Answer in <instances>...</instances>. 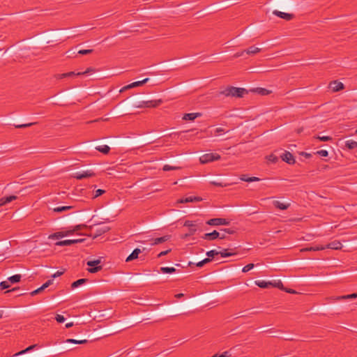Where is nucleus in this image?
I'll return each instance as SVG.
<instances>
[{
    "instance_id": "6e6552de",
    "label": "nucleus",
    "mask_w": 357,
    "mask_h": 357,
    "mask_svg": "<svg viewBox=\"0 0 357 357\" xmlns=\"http://www.w3.org/2000/svg\"><path fill=\"white\" fill-rule=\"evenodd\" d=\"M149 78H145L142 81H137V82H132L130 84H128L125 86H123L121 90H120V92H123L126 90H128V89H130L132 88H134V87H137V86H142L144 84H146L148 81H149Z\"/></svg>"
},
{
    "instance_id": "1a4fd4ad",
    "label": "nucleus",
    "mask_w": 357,
    "mask_h": 357,
    "mask_svg": "<svg viewBox=\"0 0 357 357\" xmlns=\"http://www.w3.org/2000/svg\"><path fill=\"white\" fill-rule=\"evenodd\" d=\"M280 157L283 161L286 162L289 165L295 163V159L294 155L289 151H285L281 155Z\"/></svg>"
},
{
    "instance_id": "c03bdc74",
    "label": "nucleus",
    "mask_w": 357,
    "mask_h": 357,
    "mask_svg": "<svg viewBox=\"0 0 357 357\" xmlns=\"http://www.w3.org/2000/svg\"><path fill=\"white\" fill-rule=\"evenodd\" d=\"M231 354L229 353V351H226L225 352H223L222 354H215L214 356H213L212 357H231Z\"/></svg>"
},
{
    "instance_id": "393cba45",
    "label": "nucleus",
    "mask_w": 357,
    "mask_h": 357,
    "mask_svg": "<svg viewBox=\"0 0 357 357\" xmlns=\"http://www.w3.org/2000/svg\"><path fill=\"white\" fill-rule=\"evenodd\" d=\"M273 205L275 208H279L280 210H286L289 207L290 204H284L280 202V201H274Z\"/></svg>"
},
{
    "instance_id": "0e129e2a",
    "label": "nucleus",
    "mask_w": 357,
    "mask_h": 357,
    "mask_svg": "<svg viewBox=\"0 0 357 357\" xmlns=\"http://www.w3.org/2000/svg\"><path fill=\"white\" fill-rule=\"evenodd\" d=\"M64 272H65V270H63V271H57L56 273H55L52 275V277H53V278L59 277V276H60V275H63V274L64 273Z\"/></svg>"
},
{
    "instance_id": "a211bd4d",
    "label": "nucleus",
    "mask_w": 357,
    "mask_h": 357,
    "mask_svg": "<svg viewBox=\"0 0 357 357\" xmlns=\"http://www.w3.org/2000/svg\"><path fill=\"white\" fill-rule=\"evenodd\" d=\"M96 70L94 68L89 67L84 72H78L75 73V72H68V77H70L74 75H89L92 73H95Z\"/></svg>"
},
{
    "instance_id": "4be33fe9",
    "label": "nucleus",
    "mask_w": 357,
    "mask_h": 357,
    "mask_svg": "<svg viewBox=\"0 0 357 357\" xmlns=\"http://www.w3.org/2000/svg\"><path fill=\"white\" fill-rule=\"evenodd\" d=\"M141 253L139 248H135L132 253L126 258V261H131L138 257L139 254Z\"/></svg>"
},
{
    "instance_id": "7ed1b4c3",
    "label": "nucleus",
    "mask_w": 357,
    "mask_h": 357,
    "mask_svg": "<svg viewBox=\"0 0 357 357\" xmlns=\"http://www.w3.org/2000/svg\"><path fill=\"white\" fill-rule=\"evenodd\" d=\"M220 155L216 153H205L199 158L202 164H206L220 159Z\"/></svg>"
},
{
    "instance_id": "49530a36",
    "label": "nucleus",
    "mask_w": 357,
    "mask_h": 357,
    "mask_svg": "<svg viewBox=\"0 0 357 357\" xmlns=\"http://www.w3.org/2000/svg\"><path fill=\"white\" fill-rule=\"evenodd\" d=\"M67 211V206H59L53 208V211L56 213H60Z\"/></svg>"
},
{
    "instance_id": "e433bc0d",
    "label": "nucleus",
    "mask_w": 357,
    "mask_h": 357,
    "mask_svg": "<svg viewBox=\"0 0 357 357\" xmlns=\"http://www.w3.org/2000/svg\"><path fill=\"white\" fill-rule=\"evenodd\" d=\"M100 264V259H96V260H90L86 262L87 266L92 267V266H99L98 264Z\"/></svg>"
},
{
    "instance_id": "8fccbe9b",
    "label": "nucleus",
    "mask_w": 357,
    "mask_h": 357,
    "mask_svg": "<svg viewBox=\"0 0 357 357\" xmlns=\"http://www.w3.org/2000/svg\"><path fill=\"white\" fill-rule=\"evenodd\" d=\"M10 287V284L8 281H3L0 282V288L1 289H6Z\"/></svg>"
},
{
    "instance_id": "774afa93",
    "label": "nucleus",
    "mask_w": 357,
    "mask_h": 357,
    "mask_svg": "<svg viewBox=\"0 0 357 357\" xmlns=\"http://www.w3.org/2000/svg\"><path fill=\"white\" fill-rule=\"evenodd\" d=\"M19 289V287H15V288H13L12 289H10V290H7L4 292L5 294H10V292L12 291H17Z\"/></svg>"
},
{
    "instance_id": "7c9ffc66",
    "label": "nucleus",
    "mask_w": 357,
    "mask_h": 357,
    "mask_svg": "<svg viewBox=\"0 0 357 357\" xmlns=\"http://www.w3.org/2000/svg\"><path fill=\"white\" fill-rule=\"evenodd\" d=\"M87 342H88V340L86 339L75 340V339H73V338H68V344L71 343V344H86Z\"/></svg>"
},
{
    "instance_id": "de8ad7c7",
    "label": "nucleus",
    "mask_w": 357,
    "mask_h": 357,
    "mask_svg": "<svg viewBox=\"0 0 357 357\" xmlns=\"http://www.w3.org/2000/svg\"><path fill=\"white\" fill-rule=\"evenodd\" d=\"M218 255H219V252H218L215 250H212L208 251L206 252V255L208 257V258L213 257L214 256Z\"/></svg>"
},
{
    "instance_id": "603ef678",
    "label": "nucleus",
    "mask_w": 357,
    "mask_h": 357,
    "mask_svg": "<svg viewBox=\"0 0 357 357\" xmlns=\"http://www.w3.org/2000/svg\"><path fill=\"white\" fill-rule=\"evenodd\" d=\"M317 154L321 157H327L328 155V152L326 150H320L317 152Z\"/></svg>"
},
{
    "instance_id": "3c124183",
    "label": "nucleus",
    "mask_w": 357,
    "mask_h": 357,
    "mask_svg": "<svg viewBox=\"0 0 357 357\" xmlns=\"http://www.w3.org/2000/svg\"><path fill=\"white\" fill-rule=\"evenodd\" d=\"M93 52V50L92 49H89V50H79L78 51V54H91Z\"/></svg>"
},
{
    "instance_id": "20e7f679",
    "label": "nucleus",
    "mask_w": 357,
    "mask_h": 357,
    "mask_svg": "<svg viewBox=\"0 0 357 357\" xmlns=\"http://www.w3.org/2000/svg\"><path fill=\"white\" fill-rule=\"evenodd\" d=\"M185 227H189L188 233L184 234L182 238H185L190 236L193 235L197 231V224L196 221L185 220L183 225Z\"/></svg>"
},
{
    "instance_id": "79ce46f5",
    "label": "nucleus",
    "mask_w": 357,
    "mask_h": 357,
    "mask_svg": "<svg viewBox=\"0 0 357 357\" xmlns=\"http://www.w3.org/2000/svg\"><path fill=\"white\" fill-rule=\"evenodd\" d=\"M211 261V259L210 258H206V259H203L202 261H199L198 263H197L196 266L197 267H202L204 265H205L206 264L210 262Z\"/></svg>"
},
{
    "instance_id": "f03ea898",
    "label": "nucleus",
    "mask_w": 357,
    "mask_h": 357,
    "mask_svg": "<svg viewBox=\"0 0 357 357\" xmlns=\"http://www.w3.org/2000/svg\"><path fill=\"white\" fill-rule=\"evenodd\" d=\"M220 94L227 97L242 98L248 93V91L243 88L228 86L219 92Z\"/></svg>"
},
{
    "instance_id": "bb28decb",
    "label": "nucleus",
    "mask_w": 357,
    "mask_h": 357,
    "mask_svg": "<svg viewBox=\"0 0 357 357\" xmlns=\"http://www.w3.org/2000/svg\"><path fill=\"white\" fill-rule=\"evenodd\" d=\"M260 51H261V49L259 47H257L255 46H250V47H248V49H246L245 50V52L248 54H250V55L256 54L257 53L259 52Z\"/></svg>"
},
{
    "instance_id": "4c0bfd02",
    "label": "nucleus",
    "mask_w": 357,
    "mask_h": 357,
    "mask_svg": "<svg viewBox=\"0 0 357 357\" xmlns=\"http://www.w3.org/2000/svg\"><path fill=\"white\" fill-rule=\"evenodd\" d=\"M315 139H319L321 142H328L332 141L333 138L330 136H320L317 135V137H314Z\"/></svg>"
},
{
    "instance_id": "5fc2aeb1",
    "label": "nucleus",
    "mask_w": 357,
    "mask_h": 357,
    "mask_svg": "<svg viewBox=\"0 0 357 357\" xmlns=\"http://www.w3.org/2000/svg\"><path fill=\"white\" fill-rule=\"evenodd\" d=\"M268 160L269 161L275 163V162H276L278 161V158L275 155L271 154V155H268Z\"/></svg>"
},
{
    "instance_id": "ddd939ff",
    "label": "nucleus",
    "mask_w": 357,
    "mask_h": 357,
    "mask_svg": "<svg viewBox=\"0 0 357 357\" xmlns=\"http://www.w3.org/2000/svg\"><path fill=\"white\" fill-rule=\"evenodd\" d=\"M169 238H170V236H169V235L153 238V239H151V245H155L161 244V243H163L167 241L168 240H169Z\"/></svg>"
},
{
    "instance_id": "6ab92c4d",
    "label": "nucleus",
    "mask_w": 357,
    "mask_h": 357,
    "mask_svg": "<svg viewBox=\"0 0 357 357\" xmlns=\"http://www.w3.org/2000/svg\"><path fill=\"white\" fill-rule=\"evenodd\" d=\"M202 116V113L196 112V113H187L185 114L183 116V120L185 121H194L196 118L200 117Z\"/></svg>"
},
{
    "instance_id": "dca6fc26",
    "label": "nucleus",
    "mask_w": 357,
    "mask_h": 357,
    "mask_svg": "<svg viewBox=\"0 0 357 357\" xmlns=\"http://www.w3.org/2000/svg\"><path fill=\"white\" fill-rule=\"evenodd\" d=\"M202 199L199 197L196 196H190L185 198L180 199L178 200V203H188V202H200Z\"/></svg>"
},
{
    "instance_id": "864d4df0",
    "label": "nucleus",
    "mask_w": 357,
    "mask_h": 357,
    "mask_svg": "<svg viewBox=\"0 0 357 357\" xmlns=\"http://www.w3.org/2000/svg\"><path fill=\"white\" fill-rule=\"evenodd\" d=\"M211 184L213 185H215V186H218V187H225V186H227L226 183H221V182H217V181H211Z\"/></svg>"
},
{
    "instance_id": "052dcab7",
    "label": "nucleus",
    "mask_w": 357,
    "mask_h": 357,
    "mask_svg": "<svg viewBox=\"0 0 357 357\" xmlns=\"http://www.w3.org/2000/svg\"><path fill=\"white\" fill-rule=\"evenodd\" d=\"M56 245H67V240L57 241L55 243Z\"/></svg>"
},
{
    "instance_id": "4d7b16f0",
    "label": "nucleus",
    "mask_w": 357,
    "mask_h": 357,
    "mask_svg": "<svg viewBox=\"0 0 357 357\" xmlns=\"http://www.w3.org/2000/svg\"><path fill=\"white\" fill-rule=\"evenodd\" d=\"M105 192V190H102V189H98L96 191V193L94 195V197H98L100 195H102L103 193Z\"/></svg>"
},
{
    "instance_id": "72a5a7b5",
    "label": "nucleus",
    "mask_w": 357,
    "mask_h": 357,
    "mask_svg": "<svg viewBox=\"0 0 357 357\" xmlns=\"http://www.w3.org/2000/svg\"><path fill=\"white\" fill-rule=\"evenodd\" d=\"M176 268L174 267H161L160 271L163 273H173L176 272Z\"/></svg>"
},
{
    "instance_id": "a18cd8bd",
    "label": "nucleus",
    "mask_w": 357,
    "mask_h": 357,
    "mask_svg": "<svg viewBox=\"0 0 357 357\" xmlns=\"http://www.w3.org/2000/svg\"><path fill=\"white\" fill-rule=\"evenodd\" d=\"M255 266V264H248V265L245 266L243 269H242V271L243 273H247L249 271H250L251 269H252Z\"/></svg>"
},
{
    "instance_id": "39448f33",
    "label": "nucleus",
    "mask_w": 357,
    "mask_h": 357,
    "mask_svg": "<svg viewBox=\"0 0 357 357\" xmlns=\"http://www.w3.org/2000/svg\"><path fill=\"white\" fill-rule=\"evenodd\" d=\"M206 224L211 226L228 225L229 221L225 218H216L208 220Z\"/></svg>"
},
{
    "instance_id": "4468645a",
    "label": "nucleus",
    "mask_w": 357,
    "mask_h": 357,
    "mask_svg": "<svg viewBox=\"0 0 357 357\" xmlns=\"http://www.w3.org/2000/svg\"><path fill=\"white\" fill-rule=\"evenodd\" d=\"M109 230V227H107V226H103V227H98L96 229L94 234H93L91 233V236H93V238H97L98 236H100L102 234L106 233Z\"/></svg>"
},
{
    "instance_id": "69168bd1",
    "label": "nucleus",
    "mask_w": 357,
    "mask_h": 357,
    "mask_svg": "<svg viewBox=\"0 0 357 357\" xmlns=\"http://www.w3.org/2000/svg\"><path fill=\"white\" fill-rule=\"evenodd\" d=\"M225 132V130L222 128H218L215 129V134H219V133H221V132Z\"/></svg>"
},
{
    "instance_id": "cd10ccee",
    "label": "nucleus",
    "mask_w": 357,
    "mask_h": 357,
    "mask_svg": "<svg viewBox=\"0 0 357 357\" xmlns=\"http://www.w3.org/2000/svg\"><path fill=\"white\" fill-rule=\"evenodd\" d=\"M87 280H88L85 278L79 279L71 284V288L75 289L79 287L80 285L85 284L87 282Z\"/></svg>"
},
{
    "instance_id": "a878e982",
    "label": "nucleus",
    "mask_w": 357,
    "mask_h": 357,
    "mask_svg": "<svg viewBox=\"0 0 357 357\" xmlns=\"http://www.w3.org/2000/svg\"><path fill=\"white\" fill-rule=\"evenodd\" d=\"M255 284L261 288H268L272 284V282H266L264 280H257Z\"/></svg>"
},
{
    "instance_id": "f3484780",
    "label": "nucleus",
    "mask_w": 357,
    "mask_h": 357,
    "mask_svg": "<svg viewBox=\"0 0 357 357\" xmlns=\"http://www.w3.org/2000/svg\"><path fill=\"white\" fill-rule=\"evenodd\" d=\"M324 247H326V249L329 248L332 250H340L342 248V245L339 241H333L326 245Z\"/></svg>"
},
{
    "instance_id": "b1692460",
    "label": "nucleus",
    "mask_w": 357,
    "mask_h": 357,
    "mask_svg": "<svg viewBox=\"0 0 357 357\" xmlns=\"http://www.w3.org/2000/svg\"><path fill=\"white\" fill-rule=\"evenodd\" d=\"M67 236V231H59L50 235L49 238L52 240L59 239Z\"/></svg>"
},
{
    "instance_id": "9d476101",
    "label": "nucleus",
    "mask_w": 357,
    "mask_h": 357,
    "mask_svg": "<svg viewBox=\"0 0 357 357\" xmlns=\"http://www.w3.org/2000/svg\"><path fill=\"white\" fill-rule=\"evenodd\" d=\"M329 87L333 92H337L344 89V84L337 80H335L330 83Z\"/></svg>"
},
{
    "instance_id": "f257e3e1",
    "label": "nucleus",
    "mask_w": 357,
    "mask_h": 357,
    "mask_svg": "<svg viewBox=\"0 0 357 357\" xmlns=\"http://www.w3.org/2000/svg\"><path fill=\"white\" fill-rule=\"evenodd\" d=\"M86 228L87 226L84 224L68 226V246L73 244L83 243L86 240L84 238L85 234L79 231Z\"/></svg>"
},
{
    "instance_id": "09e8293b",
    "label": "nucleus",
    "mask_w": 357,
    "mask_h": 357,
    "mask_svg": "<svg viewBox=\"0 0 357 357\" xmlns=\"http://www.w3.org/2000/svg\"><path fill=\"white\" fill-rule=\"evenodd\" d=\"M55 319L59 323H63L66 321V318L61 314H56L55 317Z\"/></svg>"
},
{
    "instance_id": "423d86ee",
    "label": "nucleus",
    "mask_w": 357,
    "mask_h": 357,
    "mask_svg": "<svg viewBox=\"0 0 357 357\" xmlns=\"http://www.w3.org/2000/svg\"><path fill=\"white\" fill-rule=\"evenodd\" d=\"M162 102L161 100H149L142 101L139 105H137V107H156L159 106Z\"/></svg>"
},
{
    "instance_id": "f8f14e48",
    "label": "nucleus",
    "mask_w": 357,
    "mask_h": 357,
    "mask_svg": "<svg viewBox=\"0 0 357 357\" xmlns=\"http://www.w3.org/2000/svg\"><path fill=\"white\" fill-rule=\"evenodd\" d=\"M273 14L286 20H291L294 17L292 14L283 13L277 10H273Z\"/></svg>"
},
{
    "instance_id": "13d9d810",
    "label": "nucleus",
    "mask_w": 357,
    "mask_h": 357,
    "mask_svg": "<svg viewBox=\"0 0 357 357\" xmlns=\"http://www.w3.org/2000/svg\"><path fill=\"white\" fill-rule=\"evenodd\" d=\"M170 252H171V249L167 250L165 251H162L158 254V257H162V256L167 255Z\"/></svg>"
},
{
    "instance_id": "6e6d98bb",
    "label": "nucleus",
    "mask_w": 357,
    "mask_h": 357,
    "mask_svg": "<svg viewBox=\"0 0 357 357\" xmlns=\"http://www.w3.org/2000/svg\"><path fill=\"white\" fill-rule=\"evenodd\" d=\"M221 231H224V232H226L229 234H234V230L231 229V228H227V229H220Z\"/></svg>"
},
{
    "instance_id": "ea45409f",
    "label": "nucleus",
    "mask_w": 357,
    "mask_h": 357,
    "mask_svg": "<svg viewBox=\"0 0 357 357\" xmlns=\"http://www.w3.org/2000/svg\"><path fill=\"white\" fill-rule=\"evenodd\" d=\"M102 269V266H92V267H90L89 268H88V271L91 273H97L99 271H100Z\"/></svg>"
},
{
    "instance_id": "a19ab883",
    "label": "nucleus",
    "mask_w": 357,
    "mask_h": 357,
    "mask_svg": "<svg viewBox=\"0 0 357 357\" xmlns=\"http://www.w3.org/2000/svg\"><path fill=\"white\" fill-rule=\"evenodd\" d=\"M36 123H24V124H17V125H15V127L16 128H28V127H30L33 125H35Z\"/></svg>"
},
{
    "instance_id": "37998d69",
    "label": "nucleus",
    "mask_w": 357,
    "mask_h": 357,
    "mask_svg": "<svg viewBox=\"0 0 357 357\" xmlns=\"http://www.w3.org/2000/svg\"><path fill=\"white\" fill-rule=\"evenodd\" d=\"M274 287H277L280 289H284L283 284L280 280H278L277 282H272V284L271 285Z\"/></svg>"
},
{
    "instance_id": "412c9836",
    "label": "nucleus",
    "mask_w": 357,
    "mask_h": 357,
    "mask_svg": "<svg viewBox=\"0 0 357 357\" xmlns=\"http://www.w3.org/2000/svg\"><path fill=\"white\" fill-rule=\"evenodd\" d=\"M17 196L15 195H10L8 197H3L0 199V206H5L7 204L11 202L12 201H14L17 199Z\"/></svg>"
},
{
    "instance_id": "aec40b11",
    "label": "nucleus",
    "mask_w": 357,
    "mask_h": 357,
    "mask_svg": "<svg viewBox=\"0 0 357 357\" xmlns=\"http://www.w3.org/2000/svg\"><path fill=\"white\" fill-rule=\"evenodd\" d=\"M52 284V280H47L45 283H44L40 287L38 288L37 289L33 291L31 293V296H35L38 294H39L40 292H41L42 291H43L45 289L47 288L50 284Z\"/></svg>"
},
{
    "instance_id": "2eb2a0df",
    "label": "nucleus",
    "mask_w": 357,
    "mask_h": 357,
    "mask_svg": "<svg viewBox=\"0 0 357 357\" xmlns=\"http://www.w3.org/2000/svg\"><path fill=\"white\" fill-rule=\"evenodd\" d=\"M356 298H357V293H354V294H348V295L327 298V299L328 300L341 301V300H347V299Z\"/></svg>"
},
{
    "instance_id": "473e14b6",
    "label": "nucleus",
    "mask_w": 357,
    "mask_h": 357,
    "mask_svg": "<svg viewBox=\"0 0 357 357\" xmlns=\"http://www.w3.org/2000/svg\"><path fill=\"white\" fill-rule=\"evenodd\" d=\"M21 275H15L13 276H10L8 278V280L11 283H17L19 282L21 280Z\"/></svg>"
},
{
    "instance_id": "58836bf2",
    "label": "nucleus",
    "mask_w": 357,
    "mask_h": 357,
    "mask_svg": "<svg viewBox=\"0 0 357 357\" xmlns=\"http://www.w3.org/2000/svg\"><path fill=\"white\" fill-rule=\"evenodd\" d=\"M234 252H227V250L225 249L222 252H219V255H221L222 257H227L234 255Z\"/></svg>"
},
{
    "instance_id": "338daca9",
    "label": "nucleus",
    "mask_w": 357,
    "mask_h": 357,
    "mask_svg": "<svg viewBox=\"0 0 357 357\" xmlns=\"http://www.w3.org/2000/svg\"><path fill=\"white\" fill-rule=\"evenodd\" d=\"M250 182L259 181L260 179L258 177L252 176L249 178Z\"/></svg>"
},
{
    "instance_id": "5701e85b",
    "label": "nucleus",
    "mask_w": 357,
    "mask_h": 357,
    "mask_svg": "<svg viewBox=\"0 0 357 357\" xmlns=\"http://www.w3.org/2000/svg\"><path fill=\"white\" fill-rule=\"evenodd\" d=\"M326 249V247H324V245H315V246H310L307 247L305 248H303L301 250V252H308V251H320L324 250Z\"/></svg>"
},
{
    "instance_id": "f704fd0d",
    "label": "nucleus",
    "mask_w": 357,
    "mask_h": 357,
    "mask_svg": "<svg viewBox=\"0 0 357 357\" xmlns=\"http://www.w3.org/2000/svg\"><path fill=\"white\" fill-rule=\"evenodd\" d=\"M181 167L178 166H171L169 165H165L162 167V170L165 172L170 171V170H177L180 169Z\"/></svg>"
},
{
    "instance_id": "c85d7f7f",
    "label": "nucleus",
    "mask_w": 357,
    "mask_h": 357,
    "mask_svg": "<svg viewBox=\"0 0 357 357\" xmlns=\"http://www.w3.org/2000/svg\"><path fill=\"white\" fill-rule=\"evenodd\" d=\"M345 147L349 150H352L357 148V142L352 139L347 140L345 142Z\"/></svg>"
},
{
    "instance_id": "9b49d317",
    "label": "nucleus",
    "mask_w": 357,
    "mask_h": 357,
    "mask_svg": "<svg viewBox=\"0 0 357 357\" xmlns=\"http://www.w3.org/2000/svg\"><path fill=\"white\" fill-rule=\"evenodd\" d=\"M219 236H220L219 231L214 230L211 233L204 234L202 236V238L208 240V241H213L215 239L218 238Z\"/></svg>"
},
{
    "instance_id": "c756f323",
    "label": "nucleus",
    "mask_w": 357,
    "mask_h": 357,
    "mask_svg": "<svg viewBox=\"0 0 357 357\" xmlns=\"http://www.w3.org/2000/svg\"><path fill=\"white\" fill-rule=\"evenodd\" d=\"M96 149L104 154H107L110 151V148L107 145L98 146L96 147Z\"/></svg>"
},
{
    "instance_id": "2f4dec72",
    "label": "nucleus",
    "mask_w": 357,
    "mask_h": 357,
    "mask_svg": "<svg viewBox=\"0 0 357 357\" xmlns=\"http://www.w3.org/2000/svg\"><path fill=\"white\" fill-rule=\"evenodd\" d=\"M36 347H37V344L31 345V346L28 347L27 348H26L25 349L22 350V351L16 353L14 356H20V355L24 354H25V353H26L28 351H30L33 350Z\"/></svg>"
},
{
    "instance_id": "e2e57ef3",
    "label": "nucleus",
    "mask_w": 357,
    "mask_h": 357,
    "mask_svg": "<svg viewBox=\"0 0 357 357\" xmlns=\"http://www.w3.org/2000/svg\"><path fill=\"white\" fill-rule=\"evenodd\" d=\"M219 234H220V236L218 237V238H220V239L227 238L226 232H224V231L219 232Z\"/></svg>"
},
{
    "instance_id": "680f3d73",
    "label": "nucleus",
    "mask_w": 357,
    "mask_h": 357,
    "mask_svg": "<svg viewBox=\"0 0 357 357\" xmlns=\"http://www.w3.org/2000/svg\"><path fill=\"white\" fill-rule=\"evenodd\" d=\"M245 50L242 51V52H238L237 53H236L233 57L234 58H238V57H240V56H242L243 55V54L245 53Z\"/></svg>"
},
{
    "instance_id": "0eeeda50",
    "label": "nucleus",
    "mask_w": 357,
    "mask_h": 357,
    "mask_svg": "<svg viewBox=\"0 0 357 357\" xmlns=\"http://www.w3.org/2000/svg\"><path fill=\"white\" fill-rule=\"evenodd\" d=\"M94 175H95V174L92 170H86V171L83 172L82 173L77 172V173L73 174L72 177L79 179V180H81L83 178L93 176Z\"/></svg>"
},
{
    "instance_id": "bf43d9fd",
    "label": "nucleus",
    "mask_w": 357,
    "mask_h": 357,
    "mask_svg": "<svg viewBox=\"0 0 357 357\" xmlns=\"http://www.w3.org/2000/svg\"><path fill=\"white\" fill-rule=\"evenodd\" d=\"M249 178L247 175L243 174L241 176L240 179L243 181L250 182Z\"/></svg>"
},
{
    "instance_id": "c9c22d12",
    "label": "nucleus",
    "mask_w": 357,
    "mask_h": 357,
    "mask_svg": "<svg viewBox=\"0 0 357 357\" xmlns=\"http://www.w3.org/2000/svg\"><path fill=\"white\" fill-rule=\"evenodd\" d=\"M254 91H256L259 94L262 96L268 95L270 93L268 90L264 88H257L256 89L254 90Z\"/></svg>"
}]
</instances>
